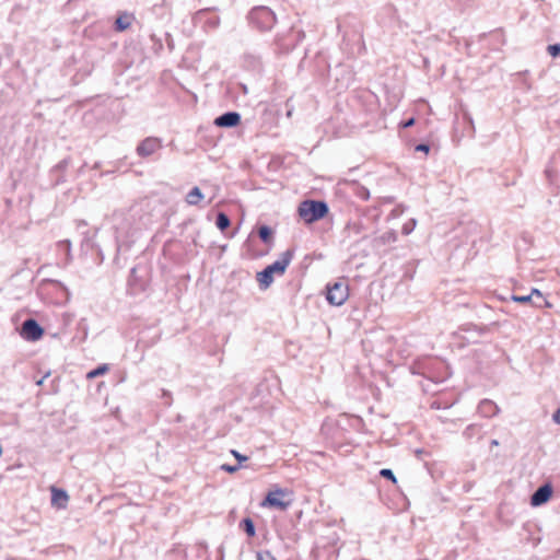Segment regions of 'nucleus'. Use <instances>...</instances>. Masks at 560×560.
I'll list each match as a JSON object with an SVG mask.
<instances>
[{
  "instance_id": "1",
  "label": "nucleus",
  "mask_w": 560,
  "mask_h": 560,
  "mask_svg": "<svg viewBox=\"0 0 560 560\" xmlns=\"http://www.w3.org/2000/svg\"><path fill=\"white\" fill-rule=\"evenodd\" d=\"M294 257V248L284 250L279 259L265 267L261 271L257 272V281L261 290L268 289L273 282V276H282L285 273L288 266Z\"/></svg>"
},
{
  "instance_id": "2",
  "label": "nucleus",
  "mask_w": 560,
  "mask_h": 560,
  "mask_svg": "<svg viewBox=\"0 0 560 560\" xmlns=\"http://www.w3.org/2000/svg\"><path fill=\"white\" fill-rule=\"evenodd\" d=\"M329 212V207L324 200L306 199L298 207L299 217L307 224L324 219Z\"/></svg>"
},
{
  "instance_id": "3",
  "label": "nucleus",
  "mask_w": 560,
  "mask_h": 560,
  "mask_svg": "<svg viewBox=\"0 0 560 560\" xmlns=\"http://www.w3.org/2000/svg\"><path fill=\"white\" fill-rule=\"evenodd\" d=\"M96 234V230L94 231H82L81 235L83 236L80 245V257L83 258L88 265L90 266H100L104 256L98 246L93 242V237Z\"/></svg>"
},
{
  "instance_id": "4",
  "label": "nucleus",
  "mask_w": 560,
  "mask_h": 560,
  "mask_svg": "<svg viewBox=\"0 0 560 560\" xmlns=\"http://www.w3.org/2000/svg\"><path fill=\"white\" fill-rule=\"evenodd\" d=\"M247 18L249 24L259 32L270 31L277 22L275 12L264 5L253 8Z\"/></svg>"
},
{
  "instance_id": "5",
  "label": "nucleus",
  "mask_w": 560,
  "mask_h": 560,
  "mask_svg": "<svg viewBox=\"0 0 560 560\" xmlns=\"http://www.w3.org/2000/svg\"><path fill=\"white\" fill-rule=\"evenodd\" d=\"M326 539L327 541H324V538H320L316 542L313 549L315 560H337L339 556V549L336 546L338 541L337 535L334 533Z\"/></svg>"
},
{
  "instance_id": "6",
  "label": "nucleus",
  "mask_w": 560,
  "mask_h": 560,
  "mask_svg": "<svg viewBox=\"0 0 560 560\" xmlns=\"http://www.w3.org/2000/svg\"><path fill=\"white\" fill-rule=\"evenodd\" d=\"M349 296V288L345 280L326 285V300L330 305L341 306Z\"/></svg>"
},
{
  "instance_id": "7",
  "label": "nucleus",
  "mask_w": 560,
  "mask_h": 560,
  "mask_svg": "<svg viewBox=\"0 0 560 560\" xmlns=\"http://www.w3.org/2000/svg\"><path fill=\"white\" fill-rule=\"evenodd\" d=\"M495 323L490 325H477L474 323H465L459 326L458 330L467 334L464 338L470 343H477L478 338L485 336L491 331V327L494 326Z\"/></svg>"
},
{
  "instance_id": "8",
  "label": "nucleus",
  "mask_w": 560,
  "mask_h": 560,
  "mask_svg": "<svg viewBox=\"0 0 560 560\" xmlns=\"http://www.w3.org/2000/svg\"><path fill=\"white\" fill-rule=\"evenodd\" d=\"M44 328L35 318H26L20 328V335L26 341H37L44 336Z\"/></svg>"
},
{
  "instance_id": "9",
  "label": "nucleus",
  "mask_w": 560,
  "mask_h": 560,
  "mask_svg": "<svg viewBox=\"0 0 560 560\" xmlns=\"http://www.w3.org/2000/svg\"><path fill=\"white\" fill-rule=\"evenodd\" d=\"M162 147V139L158 137H147L137 145L136 153L138 156L144 159L161 150Z\"/></svg>"
},
{
  "instance_id": "10",
  "label": "nucleus",
  "mask_w": 560,
  "mask_h": 560,
  "mask_svg": "<svg viewBox=\"0 0 560 560\" xmlns=\"http://www.w3.org/2000/svg\"><path fill=\"white\" fill-rule=\"evenodd\" d=\"M214 9L206 8L196 12L195 20L203 23V27L210 31L217 30L220 25V18L213 14Z\"/></svg>"
},
{
  "instance_id": "11",
  "label": "nucleus",
  "mask_w": 560,
  "mask_h": 560,
  "mask_svg": "<svg viewBox=\"0 0 560 560\" xmlns=\"http://www.w3.org/2000/svg\"><path fill=\"white\" fill-rule=\"evenodd\" d=\"M553 488L550 482L542 483L530 495V505L535 508L544 505L550 500Z\"/></svg>"
},
{
  "instance_id": "12",
  "label": "nucleus",
  "mask_w": 560,
  "mask_h": 560,
  "mask_svg": "<svg viewBox=\"0 0 560 560\" xmlns=\"http://www.w3.org/2000/svg\"><path fill=\"white\" fill-rule=\"evenodd\" d=\"M285 494L284 490L282 489H277L275 491H270L264 502H262V505H266V506H269V508H275V509H278L280 511H284L288 509V506L290 505V502H285L282 500V497Z\"/></svg>"
},
{
  "instance_id": "13",
  "label": "nucleus",
  "mask_w": 560,
  "mask_h": 560,
  "mask_svg": "<svg viewBox=\"0 0 560 560\" xmlns=\"http://www.w3.org/2000/svg\"><path fill=\"white\" fill-rule=\"evenodd\" d=\"M546 177L550 184H557L560 179V149L551 156L546 170Z\"/></svg>"
},
{
  "instance_id": "14",
  "label": "nucleus",
  "mask_w": 560,
  "mask_h": 560,
  "mask_svg": "<svg viewBox=\"0 0 560 560\" xmlns=\"http://www.w3.org/2000/svg\"><path fill=\"white\" fill-rule=\"evenodd\" d=\"M241 114L237 112H226L214 119V125L220 128H234L241 124Z\"/></svg>"
},
{
  "instance_id": "15",
  "label": "nucleus",
  "mask_w": 560,
  "mask_h": 560,
  "mask_svg": "<svg viewBox=\"0 0 560 560\" xmlns=\"http://www.w3.org/2000/svg\"><path fill=\"white\" fill-rule=\"evenodd\" d=\"M69 501L66 490L51 487V504L58 509H65Z\"/></svg>"
},
{
  "instance_id": "16",
  "label": "nucleus",
  "mask_w": 560,
  "mask_h": 560,
  "mask_svg": "<svg viewBox=\"0 0 560 560\" xmlns=\"http://www.w3.org/2000/svg\"><path fill=\"white\" fill-rule=\"evenodd\" d=\"M500 409L495 402L490 399H483L478 405V412L485 418H491L499 413Z\"/></svg>"
},
{
  "instance_id": "17",
  "label": "nucleus",
  "mask_w": 560,
  "mask_h": 560,
  "mask_svg": "<svg viewBox=\"0 0 560 560\" xmlns=\"http://www.w3.org/2000/svg\"><path fill=\"white\" fill-rule=\"evenodd\" d=\"M133 20H135L133 14L128 13V12H121L118 14V16L115 20L114 30L116 32H124L130 27Z\"/></svg>"
},
{
  "instance_id": "18",
  "label": "nucleus",
  "mask_w": 560,
  "mask_h": 560,
  "mask_svg": "<svg viewBox=\"0 0 560 560\" xmlns=\"http://www.w3.org/2000/svg\"><path fill=\"white\" fill-rule=\"evenodd\" d=\"M257 234L264 244L272 245L275 232L269 225H266V224L258 225Z\"/></svg>"
},
{
  "instance_id": "19",
  "label": "nucleus",
  "mask_w": 560,
  "mask_h": 560,
  "mask_svg": "<svg viewBox=\"0 0 560 560\" xmlns=\"http://www.w3.org/2000/svg\"><path fill=\"white\" fill-rule=\"evenodd\" d=\"M397 240H398L397 232L394 230H389V231L384 232L378 237H376L374 242H375L376 246H381V245L393 244V243L397 242Z\"/></svg>"
},
{
  "instance_id": "20",
  "label": "nucleus",
  "mask_w": 560,
  "mask_h": 560,
  "mask_svg": "<svg viewBox=\"0 0 560 560\" xmlns=\"http://www.w3.org/2000/svg\"><path fill=\"white\" fill-rule=\"evenodd\" d=\"M532 295L534 296V301H530V305L534 307H550L551 305L547 301V299L541 294L538 289H532Z\"/></svg>"
},
{
  "instance_id": "21",
  "label": "nucleus",
  "mask_w": 560,
  "mask_h": 560,
  "mask_svg": "<svg viewBox=\"0 0 560 560\" xmlns=\"http://www.w3.org/2000/svg\"><path fill=\"white\" fill-rule=\"evenodd\" d=\"M203 199V194L199 187H194L186 196V202L190 206H197Z\"/></svg>"
},
{
  "instance_id": "22",
  "label": "nucleus",
  "mask_w": 560,
  "mask_h": 560,
  "mask_svg": "<svg viewBox=\"0 0 560 560\" xmlns=\"http://www.w3.org/2000/svg\"><path fill=\"white\" fill-rule=\"evenodd\" d=\"M238 526L248 537H254L256 535L255 523L250 517L243 518Z\"/></svg>"
},
{
  "instance_id": "23",
  "label": "nucleus",
  "mask_w": 560,
  "mask_h": 560,
  "mask_svg": "<svg viewBox=\"0 0 560 560\" xmlns=\"http://www.w3.org/2000/svg\"><path fill=\"white\" fill-rule=\"evenodd\" d=\"M215 225L222 232L228 230L231 225V220L229 215L224 212H219L215 218Z\"/></svg>"
},
{
  "instance_id": "24",
  "label": "nucleus",
  "mask_w": 560,
  "mask_h": 560,
  "mask_svg": "<svg viewBox=\"0 0 560 560\" xmlns=\"http://www.w3.org/2000/svg\"><path fill=\"white\" fill-rule=\"evenodd\" d=\"M109 370V366L108 364L104 363V364H100L97 368L91 370L90 372L86 373V377L88 378H95L100 375H103L105 374L107 371Z\"/></svg>"
},
{
  "instance_id": "25",
  "label": "nucleus",
  "mask_w": 560,
  "mask_h": 560,
  "mask_svg": "<svg viewBox=\"0 0 560 560\" xmlns=\"http://www.w3.org/2000/svg\"><path fill=\"white\" fill-rule=\"evenodd\" d=\"M480 432V427L478 424H469L463 432V435L466 439H472L476 434Z\"/></svg>"
},
{
  "instance_id": "26",
  "label": "nucleus",
  "mask_w": 560,
  "mask_h": 560,
  "mask_svg": "<svg viewBox=\"0 0 560 560\" xmlns=\"http://www.w3.org/2000/svg\"><path fill=\"white\" fill-rule=\"evenodd\" d=\"M511 300L521 304H530V301H534V296L532 295V292L526 295L512 294Z\"/></svg>"
},
{
  "instance_id": "27",
  "label": "nucleus",
  "mask_w": 560,
  "mask_h": 560,
  "mask_svg": "<svg viewBox=\"0 0 560 560\" xmlns=\"http://www.w3.org/2000/svg\"><path fill=\"white\" fill-rule=\"evenodd\" d=\"M378 475L382 477V478H385L389 481H392L393 483H397V478L394 474V471L389 468H383L380 470Z\"/></svg>"
},
{
  "instance_id": "28",
  "label": "nucleus",
  "mask_w": 560,
  "mask_h": 560,
  "mask_svg": "<svg viewBox=\"0 0 560 560\" xmlns=\"http://www.w3.org/2000/svg\"><path fill=\"white\" fill-rule=\"evenodd\" d=\"M417 221L415 219L409 220L406 222L401 228V233L404 235H409L416 228Z\"/></svg>"
},
{
  "instance_id": "29",
  "label": "nucleus",
  "mask_w": 560,
  "mask_h": 560,
  "mask_svg": "<svg viewBox=\"0 0 560 560\" xmlns=\"http://www.w3.org/2000/svg\"><path fill=\"white\" fill-rule=\"evenodd\" d=\"M547 51H548V54H549L552 58L560 57V44H559V43H556V44L548 45V47H547Z\"/></svg>"
},
{
  "instance_id": "30",
  "label": "nucleus",
  "mask_w": 560,
  "mask_h": 560,
  "mask_svg": "<svg viewBox=\"0 0 560 560\" xmlns=\"http://www.w3.org/2000/svg\"><path fill=\"white\" fill-rule=\"evenodd\" d=\"M257 560H277L269 550H260L256 553Z\"/></svg>"
},
{
  "instance_id": "31",
  "label": "nucleus",
  "mask_w": 560,
  "mask_h": 560,
  "mask_svg": "<svg viewBox=\"0 0 560 560\" xmlns=\"http://www.w3.org/2000/svg\"><path fill=\"white\" fill-rule=\"evenodd\" d=\"M161 399L163 400V405L165 407H171V405L173 402V398H172L171 392H168L166 389H162Z\"/></svg>"
},
{
  "instance_id": "32",
  "label": "nucleus",
  "mask_w": 560,
  "mask_h": 560,
  "mask_svg": "<svg viewBox=\"0 0 560 560\" xmlns=\"http://www.w3.org/2000/svg\"><path fill=\"white\" fill-rule=\"evenodd\" d=\"M220 468H221V470H223L225 472L234 474L241 468V465L240 464H236V465L223 464V465H221Z\"/></svg>"
},
{
  "instance_id": "33",
  "label": "nucleus",
  "mask_w": 560,
  "mask_h": 560,
  "mask_svg": "<svg viewBox=\"0 0 560 560\" xmlns=\"http://www.w3.org/2000/svg\"><path fill=\"white\" fill-rule=\"evenodd\" d=\"M416 152H423L424 154H428L430 152V144L429 143H418L415 145Z\"/></svg>"
},
{
  "instance_id": "34",
  "label": "nucleus",
  "mask_w": 560,
  "mask_h": 560,
  "mask_svg": "<svg viewBox=\"0 0 560 560\" xmlns=\"http://www.w3.org/2000/svg\"><path fill=\"white\" fill-rule=\"evenodd\" d=\"M415 122H416V118L415 117H410V118H408L406 120H402L400 122V127L404 128V129H407V128L412 127L415 125Z\"/></svg>"
},
{
  "instance_id": "35",
  "label": "nucleus",
  "mask_w": 560,
  "mask_h": 560,
  "mask_svg": "<svg viewBox=\"0 0 560 560\" xmlns=\"http://www.w3.org/2000/svg\"><path fill=\"white\" fill-rule=\"evenodd\" d=\"M67 166V160H62L59 164H57L52 171H51V174L52 175H56L57 173H59V171H61L62 168H65Z\"/></svg>"
},
{
  "instance_id": "36",
  "label": "nucleus",
  "mask_w": 560,
  "mask_h": 560,
  "mask_svg": "<svg viewBox=\"0 0 560 560\" xmlns=\"http://www.w3.org/2000/svg\"><path fill=\"white\" fill-rule=\"evenodd\" d=\"M232 454L234 455V457L237 459L238 464L242 465L243 462H246L247 460V456L245 455H242L241 453H238L237 451H232Z\"/></svg>"
},
{
  "instance_id": "37",
  "label": "nucleus",
  "mask_w": 560,
  "mask_h": 560,
  "mask_svg": "<svg viewBox=\"0 0 560 560\" xmlns=\"http://www.w3.org/2000/svg\"><path fill=\"white\" fill-rule=\"evenodd\" d=\"M197 548H198V553L201 555V552H207L208 551V545L207 542L202 541V542H199L197 545Z\"/></svg>"
},
{
  "instance_id": "38",
  "label": "nucleus",
  "mask_w": 560,
  "mask_h": 560,
  "mask_svg": "<svg viewBox=\"0 0 560 560\" xmlns=\"http://www.w3.org/2000/svg\"><path fill=\"white\" fill-rule=\"evenodd\" d=\"M552 420H553L556 423L560 424V408H558V409L555 411V413L552 415Z\"/></svg>"
},
{
  "instance_id": "39",
  "label": "nucleus",
  "mask_w": 560,
  "mask_h": 560,
  "mask_svg": "<svg viewBox=\"0 0 560 560\" xmlns=\"http://www.w3.org/2000/svg\"><path fill=\"white\" fill-rule=\"evenodd\" d=\"M63 243L66 245V256H70V241L66 240Z\"/></svg>"
},
{
  "instance_id": "40",
  "label": "nucleus",
  "mask_w": 560,
  "mask_h": 560,
  "mask_svg": "<svg viewBox=\"0 0 560 560\" xmlns=\"http://www.w3.org/2000/svg\"><path fill=\"white\" fill-rule=\"evenodd\" d=\"M363 190H364V191L362 192V197H363V198H365V199H368V198H369V196H370V192H369V190H368V189H364V188H363Z\"/></svg>"
},
{
  "instance_id": "41",
  "label": "nucleus",
  "mask_w": 560,
  "mask_h": 560,
  "mask_svg": "<svg viewBox=\"0 0 560 560\" xmlns=\"http://www.w3.org/2000/svg\"><path fill=\"white\" fill-rule=\"evenodd\" d=\"M469 228H470L471 230L476 231L478 226H477V224H476V223H472V222H471V223L469 224Z\"/></svg>"
},
{
  "instance_id": "42",
  "label": "nucleus",
  "mask_w": 560,
  "mask_h": 560,
  "mask_svg": "<svg viewBox=\"0 0 560 560\" xmlns=\"http://www.w3.org/2000/svg\"><path fill=\"white\" fill-rule=\"evenodd\" d=\"M83 226H85V222L80 221V222L78 223V226H77V228H78V229H81V228H83Z\"/></svg>"
},
{
  "instance_id": "43",
  "label": "nucleus",
  "mask_w": 560,
  "mask_h": 560,
  "mask_svg": "<svg viewBox=\"0 0 560 560\" xmlns=\"http://www.w3.org/2000/svg\"><path fill=\"white\" fill-rule=\"evenodd\" d=\"M498 445H499L498 440H492V441H491V446H498Z\"/></svg>"
},
{
  "instance_id": "44",
  "label": "nucleus",
  "mask_w": 560,
  "mask_h": 560,
  "mask_svg": "<svg viewBox=\"0 0 560 560\" xmlns=\"http://www.w3.org/2000/svg\"><path fill=\"white\" fill-rule=\"evenodd\" d=\"M219 552H220L221 557H223V547L222 546L219 548Z\"/></svg>"
},
{
  "instance_id": "45",
  "label": "nucleus",
  "mask_w": 560,
  "mask_h": 560,
  "mask_svg": "<svg viewBox=\"0 0 560 560\" xmlns=\"http://www.w3.org/2000/svg\"><path fill=\"white\" fill-rule=\"evenodd\" d=\"M354 229H355V232H357V233H359L360 228H359V226H357V225H354Z\"/></svg>"
}]
</instances>
